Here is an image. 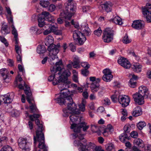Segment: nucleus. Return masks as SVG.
Listing matches in <instances>:
<instances>
[{
	"mask_svg": "<svg viewBox=\"0 0 151 151\" xmlns=\"http://www.w3.org/2000/svg\"><path fill=\"white\" fill-rule=\"evenodd\" d=\"M38 26L40 27H43L45 28V30L43 32L44 35H47L51 32H55L56 30V27L49 24H46L45 22V20L50 21L53 18V17L51 16L48 12H43L41 14H38Z\"/></svg>",
	"mask_w": 151,
	"mask_h": 151,
	"instance_id": "nucleus-1",
	"label": "nucleus"
},
{
	"mask_svg": "<svg viewBox=\"0 0 151 151\" xmlns=\"http://www.w3.org/2000/svg\"><path fill=\"white\" fill-rule=\"evenodd\" d=\"M62 95L60 98H57L55 99L56 102L60 105L63 104L67 105V109L65 108L63 109V112L65 114H68L70 111H71L73 114H79L80 111L76 109V106L73 102V99L71 96H69L65 99L62 98ZM66 116L68 114H66Z\"/></svg>",
	"mask_w": 151,
	"mask_h": 151,
	"instance_id": "nucleus-2",
	"label": "nucleus"
},
{
	"mask_svg": "<svg viewBox=\"0 0 151 151\" xmlns=\"http://www.w3.org/2000/svg\"><path fill=\"white\" fill-rule=\"evenodd\" d=\"M65 10L61 12L60 16L67 20H70L76 12V4L73 2V0H68V3L65 4Z\"/></svg>",
	"mask_w": 151,
	"mask_h": 151,
	"instance_id": "nucleus-3",
	"label": "nucleus"
},
{
	"mask_svg": "<svg viewBox=\"0 0 151 151\" xmlns=\"http://www.w3.org/2000/svg\"><path fill=\"white\" fill-rule=\"evenodd\" d=\"M138 93H136L133 95V97L135 102L139 105L144 104V96L147 97L148 94V89L145 86H141L139 88Z\"/></svg>",
	"mask_w": 151,
	"mask_h": 151,
	"instance_id": "nucleus-4",
	"label": "nucleus"
},
{
	"mask_svg": "<svg viewBox=\"0 0 151 151\" xmlns=\"http://www.w3.org/2000/svg\"><path fill=\"white\" fill-rule=\"evenodd\" d=\"M62 82L61 83L58 85V88L60 89V91L62 92L64 90L65 91L60 93L59 96L58 98H60L61 95H62V98L65 99L68 96H70V95H69L70 93V92L68 89H67L70 87V84L71 82L68 80H66L65 81H61L60 82Z\"/></svg>",
	"mask_w": 151,
	"mask_h": 151,
	"instance_id": "nucleus-5",
	"label": "nucleus"
},
{
	"mask_svg": "<svg viewBox=\"0 0 151 151\" xmlns=\"http://www.w3.org/2000/svg\"><path fill=\"white\" fill-rule=\"evenodd\" d=\"M36 137L37 141L39 142L38 147L40 149L39 151H47L48 149V147L45 144L44 133L39 134L37 132Z\"/></svg>",
	"mask_w": 151,
	"mask_h": 151,
	"instance_id": "nucleus-6",
	"label": "nucleus"
},
{
	"mask_svg": "<svg viewBox=\"0 0 151 151\" xmlns=\"http://www.w3.org/2000/svg\"><path fill=\"white\" fill-rule=\"evenodd\" d=\"M113 30L111 28H106L104 30L102 39L105 42L109 43L113 39Z\"/></svg>",
	"mask_w": 151,
	"mask_h": 151,
	"instance_id": "nucleus-7",
	"label": "nucleus"
},
{
	"mask_svg": "<svg viewBox=\"0 0 151 151\" xmlns=\"http://www.w3.org/2000/svg\"><path fill=\"white\" fill-rule=\"evenodd\" d=\"M60 46V44H58L56 45H53L48 47L47 50L49 51V56L50 59L53 60L56 58H58L57 54L59 52Z\"/></svg>",
	"mask_w": 151,
	"mask_h": 151,
	"instance_id": "nucleus-8",
	"label": "nucleus"
},
{
	"mask_svg": "<svg viewBox=\"0 0 151 151\" xmlns=\"http://www.w3.org/2000/svg\"><path fill=\"white\" fill-rule=\"evenodd\" d=\"M32 139L29 137L20 138L18 140L19 147L22 149H29L32 145Z\"/></svg>",
	"mask_w": 151,
	"mask_h": 151,
	"instance_id": "nucleus-9",
	"label": "nucleus"
},
{
	"mask_svg": "<svg viewBox=\"0 0 151 151\" xmlns=\"http://www.w3.org/2000/svg\"><path fill=\"white\" fill-rule=\"evenodd\" d=\"M40 116V115L38 114H34L33 115H30L29 116V117L32 121H34L35 120V123L38 126L37 129L36 131V133L37 132H38V134H41L43 133L42 131L43 129L42 124L40 123V120L38 119Z\"/></svg>",
	"mask_w": 151,
	"mask_h": 151,
	"instance_id": "nucleus-10",
	"label": "nucleus"
},
{
	"mask_svg": "<svg viewBox=\"0 0 151 151\" xmlns=\"http://www.w3.org/2000/svg\"><path fill=\"white\" fill-rule=\"evenodd\" d=\"M22 83L20 84L18 86V88L21 90H23L24 87L25 89H24V93L27 95V100L29 104H31V101L33 100V98L32 96V94L30 91V88L29 86L25 84L24 81H23Z\"/></svg>",
	"mask_w": 151,
	"mask_h": 151,
	"instance_id": "nucleus-11",
	"label": "nucleus"
},
{
	"mask_svg": "<svg viewBox=\"0 0 151 151\" xmlns=\"http://www.w3.org/2000/svg\"><path fill=\"white\" fill-rule=\"evenodd\" d=\"M74 39L77 40L79 45H83L86 40V38L83 34L78 30L75 31L73 34Z\"/></svg>",
	"mask_w": 151,
	"mask_h": 151,
	"instance_id": "nucleus-12",
	"label": "nucleus"
},
{
	"mask_svg": "<svg viewBox=\"0 0 151 151\" xmlns=\"http://www.w3.org/2000/svg\"><path fill=\"white\" fill-rule=\"evenodd\" d=\"M143 14L148 22H151V4H147L142 10Z\"/></svg>",
	"mask_w": 151,
	"mask_h": 151,
	"instance_id": "nucleus-13",
	"label": "nucleus"
},
{
	"mask_svg": "<svg viewBox=\"0 0 151 151\" xmlns=\"http://www.w3.org/2000/svg\"><path fill=\"white\" fill-rule=\"evenodd\" d=\"M89 126H86L84 122H83L76 125L75 124H71L70 128L71 129H73L75 133H79L80 132L81 129L83 128V130L84 131H86L89 128Z\"/></svg>",
	"mask_w": 151,
	"mask_h": 151,
	"instance_id": "nucleus-14",
	"label": "nucleus"
},
{
	"mask_svg": "<svg viewBox=\"0 0 151 151\" xmlns=\"http://www.w3.org/2000/svg\"><path fill=\"white\" fill-rule=\"evenodd\" d=\"M52 74L48 78V81H52V84L54 85H56L58 84L59 83H60V81H62L60 79H59V73L60 72H58V73H55L54 72H52Z\"/></svg>",
	"mask_w": 151,
	"mask_h": 151,
	"instance_id": "nucleus-15",
	"label": "nucleus"
},
{
	"mask_svg": "<svg viewBox=\"0 0 151 151\" xmlns=\"http://www.w3.org/2000/svg\"><path fill=\"white\" fill-rule=\"evenodd\" d=\"M118 101L122 107H125L128 106L130 101V99L125 95H119L118 96Z\"/></svg>",
	"mask_w": 151,
	"mask_h": 151,
	"instance_id": "nucleus-16",
	"label": "nucleus"
},
{
	"mask_svg": "<svg viewBox=\"0 0 151 151\" xmlns=\"http://www.w3.org/2000/svg\"><path fill=\"white\" fill-rule=\"evenodd\" d=\"M103 73L104 74L102 77V79L106 82L110 81L113 78L110 70L109 69L106 68L103 70Z\"/></svg>",
	"mask_w": 151,
	"mask_h": 151,
	"instance_id": "nucleus-17",
	"label": "nucleus"
},
{
	"mask_svg": "<svg viewBox=\"0 0 151 151\" xmlns=\"http://www.w3.org/2000/svg\"><path fill=\"white\" fill-rule=\"evenodd\" d=\"M0 73L3 77V82L6 83H9L10 80L8 75L9 72L6 68H2L0 69Z\"/></svg>",
	"mask_w": 151,
	"mask_h": 151,
	"instance_id": "nucleus-18",
	"label": "nucleus"
},
{
	"mask_svg": "<svg viewBox=\"0 0 151 151\" xmlns=\"http://www.w3.org/2000/svg\"><path fill=\"white\" fill-rule=\"evenodd\" d=\"M118 63L125 68L128 69L131 67L130 62L126 58L120 57L117 60Z\"/></svg>",
	"mask_w": 151,
	"mask_h": 151,
	"instance_id": "nucleus-19",
	"label": "nucleus"
},
{
	"mask_svg": "<svg viewBox=\"0 0 151 151\" xmlns=\"http://www.w3.org/2000/svg\"><path fill=\"white\" fill-rule=\"evenodd\" d=\"M14 96V95L13 93H8L2 95L1 97L4 101V103L9 104L12 101Z\"/></svg>",
	"mask_w": 151,
	"mask_h": 151,
	"instance_id": "nucleus-20",
	"label": "nucleus"
},
{
	"mask_svg": "<svg viewBox=\"0 0 151 151\" xmlns=\"http://www.w3.org/2000/svg\"><path fill=\"white\" fill-rule=\"evenodd\" d=\"M97 83H91L90 87L91 91L93 93H95L97 92L99 89H103V87L100 86L99 83L100 82L101 79H98Z\"/></svg>",
	"mask_w": 151,
	"mask_h": 151,
	"instance_id": "nucleus-21",
	"label": "nucleus"
},
{
	"mask_svg": "<svg viewBox=\"0 0 151 151\" xmlns=\"http://www.w3.org/2000/svg\"><path fill=\"white\" fill-rule=\"evenodd\" d=\"M132 27L137 29H140L143 28L144 26V22L140 20H136L134 21L132 25Z\"/></svg>",
	"mask_w": 151,
	"mask_h": 151,
	"instance_id": "nucleus-22",
	"label": "nucleus"
},
{
	"mask_svg": "<svg viewBox=\"0 0 151 151\" xmlns=\"http://www.w3.org/2000/svg\"><path fill=\"white\" fill-rule=\"evenodd\" d=\"M63 70V69L61 70H62L63 71L62 74L60 75L61 70L60 71V73H59V79H60L62 80V81H60V82L61 81H65L68 80V77L70 75V73L68 70H64V71Z\"/></svg>",
	"mask_w": 151,
	"mask_h": 151,
	"instance_id": "nucleus-23",
	"label": "nucleus"
},
{
	"mask_svg": "<svg viewBox=\"0 0 151 151\" xmlns=\"http://www.w3.org/2000/svg\"><path fill=\"white\" fill-rule=\"evenodd\" d=\"M73 144L75 146L80 147L79 149L80 151H90L87 148L86 145L83 144L79 140H76L74 141Z\"/></svg>",
	"mask_w": 151,
	"mask_h": 151,
	"instance_id": "nucleus-24",
	"label": "nucleus"
},
{
	"mask_svg": "<svg viewBox=\"0 0 151 151\" xmlns=\"http://www.w3.org/2000/svg\"><path fill=\"white\" fill-rule=\"evenodd\" d=\"M62 65V62L61 60H60L58 62H56L55 63V66L51 67V71L53 72L55 71V73H57L58 72H60V71L62 70L60 66Z\"/></svg>",
	"mask_w": 151,
	"mask_h": 151,
	"instance_id": "nucleus-25",
	"label": "nucleus"
},
{
	"mask_svg": "<svg viewBox=\"0 0 151 151\" xmlns=\"http://www.w3.org/2000/svg\"><path fill=\"white\" fill-rule=\"evenodd\" d=\"M81 30L83 32V33L87 36L91 34V30L88 27V24L86 23H83L81 25Z\"/></svg>",
	"mask_w": 151,
	"mask_h": 151,
	"instance_id": "nucleus-26",
	"label": "nucleus"
},
{
	"mask_svg": "<svg viewBox=\"0 0 151 151\" xmlns=\"http://www.w3.org/2000/svg\"><path fill=\"white\" fill-rule=\"evenodd\" d=\"M54 42V39L52 36H48L45 38V43L46 45L48 47L49 46L52 45H53Z\"/></svg>",
	"mask_w": 151,
	"mask_h": 151,
	"instance_id": "nucleus-27",
	"label": "nucleus"
},
{
	"mask_svg": "<svg viewBox=\"0 0 151 151\" xmlns=\"http://www.w3.org/2000/svg\"><path fill=\"white\" fill-rule=\"evenodd\" d=\"M120 140L123 142H125L130 138V135L126 133H123L119 136Z\"/></svg>",
	"mask_w": 151,
	"mask_h": 151,
	"instance_id": "nucleus-28",
	"label": "nucleus"
},
{
	"mask_svg": "<svg viewBox=\"0 0 151 151\" xmlns=\"http://www.w3.org/2000/svg\"><path fill=\"white\" fill-rule=\"evenodd\" d=\"M142 114V111L141 107L137 106L134 109L132 114L134 116L136 117L141 115Z\"/></svg>",
	"mask_w": 151,
	"mask_h": 151,
	"instance_id": "nucleus-29",
	"label": "nucleus"
},
{
	"mask_svg": "<svg viewBox=\"0 0 151 151\" xmlns=\"http://www.w3.org/2000/svg\"><path fill=\"white\" fill-rule=\"evenodd\" d=\"M142 65L139 63L134 64L132 65L133 70L137 73H140L142 71Z\"/></svg>",
	"mask_w": 151,
	"mask_h": 151,
	"instance_id": "nucleus-30",
	"label": "nucleus"
},
{
	"mask_svg": "<svg viewBox=\"0 0 151 151\" xmlns=\"http://www.w3.org/2000/svg\"><path fill=\"white\" fill-rule=\"evenodd\" d=\"M111 3L110 2H106L102 5L103 9L108 12L111 11Z\"/></svg>",
	"mask_w": 151,
	"mask_h": 151,
	"instance_id": "nucleus-31",
	"label": "nucleus"
},
{
	"mask_svg": "<svg viewBox=\"0 0 151 151\" xmlns=\"http://www.w3.org/2000/svg\"><path fill=\"white\" fill-rule=\"evenodd\" d=\"M110 21L119 25H122L123 23L121 18L118 16H116L113 19H111Z\"/></svg>",
	"mask_w": 151,
	"mask_h": 151,
	"instance_id": "nucleus-32",
	"label": "nucleus"
},
{
	"mask_svg": "<svg viewBox=\"0 0 151 151\" xmlns=\"http://www.w3.org/2000/svg\"><path fill=\"white\" fill-rule=\"evenodd\" d=\"M134 144L139 147L142 148L144 147V143L142 140L139 138L135 139L133 141Z\"/></svg>",
	"mask_w": 151,
	"mask_h": 151,
	"instance_id": "nucleus-33",
	"label": "nucleus"
},
{
	"mask_svg": "<svg viewBox=\"0 0 151 151\" xmlns=\"http://www.w3.org/2000/svg\"><path fill=\"white\" fill-rule=\"evenodd\" d=\"M1 32L2 33H3L4 35H6L9 34L10 31L8 28V26L7 25L3 24L2 25V27L1 29Z\"/></svg>",
	"mask_w": 151,
	"mask_h": 151,
	"instance_id": "nucleus-34",
	"label": "nucleus"
},
{
	"mask_svg": "<svg viewBox=\"0 0 151 151\" xmlns=\"http://www.w3.org/2000/svg\"><path fill=\"white\" fill-rule=\"evenodd\" d=\"M73 114L70 116V123L71 125V124H73L77 125L78 124H75V123L77 121L78 119L79 118L78 116L75 115V114Z\"/></svg>",
	"mask_w": 151,
	"mask_h": 151,
	"instance_id": "nucleus-35",
	"label": "nucleus"
},
{
	"mask_svg": "<svg viewBox=\"0 0 151 151\" xmlns=\"http://www.w3.org/2000/svg\"><path fill=\"white\" fill-rule=\"evenodd\" d=\"M30 105L29 106V109L30 112L31 113H37L39 112L38 110L37 109L36 105L34 104H33L31 102Z\"/></svg>",
	"mask_w": 151,
	"mask_h": 151,
	"instance_id": "nucleus-36",
	"label": "nucleus"
},
{
	"mask_svg": "<svg viewBox=\"0 0 151 151\" xmlns=\"http://www.w3.org/2000/svg\"><path fill=\"white\" fill-rule=\"evenodd\" d=\"M37 52L39 54L44 53L46 51V48L44 45H39L37 47Z\"/></svg>",
	"mask_w": 151,
	"mask_h": 151,
	"instance_id": "nucleus-37",
	"label": "nucleus"
},
{
	"mask_svg": "<svg viewBox=\"0 0 151 151\" xmlns=\"http://www.w3.org/2000/svg\"><path fill=\"white\" fill-rule=\"evenodd\" d=\"M6 11L8 14L9 15V17L8 19V21L9 23H12L13 21V17L12 15V12L10 9L8 7H5Z\"/></svg>",
	"mask_w": 151,
	"mask_h": 151,
	"instance_id": "nucleus-38",
	"label": "nucleus"
},
{
	"mask_svg": "<svg viewBox=\"0 0 151 151\" xmlns=\"http://www.w3.org/2000/svg\"><path fill=\"white\" fill-rule=\"evenodd\" d=\"M9 24L12 28V34L14 35V37H18V33L17 30L15 29L13 21L12 23H9Z\"/></svg>",
	"mask_w": 151,
	"mask_h": 151,
	"instance_id": "nucleus-39",
	"label": "nucleus"
},
{
	"mask_svg": "<svg viewBox=\"0 0 151 151\" xmlns=\"http://www.w3.org/2000/svg\"><path fill=\"white\" fill-rule=\"evenodd\" d=\"M86 101L83 99L82 100V103L79 105V110L78 109L80 112V111H84L85 109V105L86 104Z\"/></svg>",
	"mask_w": 151,
	"mask_h": 151,
	"instance_id": "nucleus-40",
	"label": "nucleus"
},
{
	"mask_svg": "<svg viewBox=\"0 0 151 151\" xmlns=\"http://www.w3.org/2000/svg\"><path fill=\"white\" fill-rule=\"evenodd\" d=\"M146 125L145 122L141 121L137 124V126L138 128L140 130L142 129L143 127Z\"/></svg>",
	"mask_w": 151,
	"mask_h": 151,
	"instance_id": "nucleus-41",
	"label": "nucleus"
},
{
	"mask_svg": "<svg viewBox=\"0 0 151 151\" xmlns=\"http://www.w3.org/2000/svg\"><path fill=\"white\" fill-rule=\"evenodd\" d=\"M113 128L112 125L111 124H108L107 125V127L104 129L103 133H108L113 131Z\"/></svg>",
	"mask_w": 151,
	"mask_h": 151,
	"instance_id": "nucleus-42",
	"label": "nucleus"
},
{
	"mask_svg": "<svg viewBox=\"0 0 151 151\" xmlns=\"http://www.w3.org/2000/svg\"><path fill=\"white\" fill-rule=\"evenodd\" d=\"M122 42L123 43L127 44L131 42L132 40L129 38L127 34H126L122 40Z\"/></svg>",
	"mask_w": 151,
	"mask_h": 151,
	"instance_id": "nucleus-43",
	"label": "nucleus"
},
{
	"mask_svg": "<svg viewBox=\"0 0 151 151\" xmlns=\"http://www.w3.org/2000/svg\"><path fill=\"white\" fill-rule=\"evenodd\" d=\"M40 5L43 7H46L50 3L48 1L41 0L40 1Z\"/></svg>",
	"mask_w": 151,
	"mask_h": 151,
	"instance_id": "nucleus-44",
	"label": "nucleus"
},
{
	"mask_svg": "<svg viewBox=\"0 0 151 151\" xmlns=\"http://www.w3.org/2000/svg\"><path fill=\"white\" fill-rule=\"evenodd\" d=\"M106 150L108 151H111L114 148V145L111 143L107 144L105 146Z\"/></svg>",
	"mask_w": 151,
	"mask_h": 151,
	"instance_id": "nucleus-45",
	"label": "nucleus"
},
{
	"mask_svg": "<svg viewBox=\"0 0 151 151\" xmlns=\"http://www.w3.org/2000/svg\"><path fill=\"white\" fill-rule=\"evenodd\" d=\"M102 32V30L101 29V28L100 27H99L98 29L95 30L94 31V34L98 37L101 36Z\"/></svg>",
	"mask_w": 151,
	"mask_h": 151,
	"instance_id": "nucleus-46",
	"label": "nucleus"
},
{
	"mask_svg": "<svg viewBox=\"0 0 151 151\" xmlns=\"http://www.w3.org/2000/svg\"><path fill=\"white\" fill-rule=\"evenodd\" d=\"M78 133H76L72 134L73 138H76L78 137V139L80 140L83 139H84V135L81 134H79L78 135L77 134Z\"/></svg>",
	"mask_w": 151,
	"mask_h": 151,
	"instance_id": "nucleus-47",
	"label": "nucleus"
},
{
	"mask_svg": "<svg viewBox=\"0 0 151 151\" xmlns=\"http://www.w3.org/2000/svg\"><path fill=\"white\" fill-rule=\"evenodd\" d=\"M129 85L132 88H134L136 86V81L133 79H130L129 82Z\"/></svg>",
	"mask_w": 151,
	"mask_h": 151,
	"instance_id": "nucleus-48",
	"label": "nucleus"
},
{
	"mask_svg": "<svg viewBox=\"0 0 151 151\" xmlns=\"http://www.w3.org/2000/svg\"><path fill=\"white\" fill-rule=\"evenodd\" d=\"M91 131L94 133L97 132L99 130V127L95 125H91Z\"/></svg>",
	"mask_w": 151,
	"mask_h": 151,
	"instance_id": "nucleus-49",
	"label": "nucleus"
},
{
	"mask_svg": "<svg viewBox=\"0 0 151 151\" xmlns=\"http://www.w3.org/2000/svg\"><path fill=\"white\" fill-rule=\"evenodd\" d=\"M88 68H83L81 70V73L84 76H86L89 74V71L88 70Z\"/></svg>",
	"mask_w": 151,
	"mask_h": 151,
	"instance_id": "nucleus-50",
	"label": "nucleus"
},
{
	"mask_svg": "<svg viewBox=\"0 0 151 151\" xmlns=\"http://www.w3.org/2000/svg\"><path fill=\"white\" fill-rule=\"evenodd\" d=\"M0 151H13L12 148L8 145L4 146L1 150Z\"/></svg>",
	"mask_w": 151,
	"mask_h": 151,
	"instance_id": "nucleus-51",
	"label": "nucleus"
},
{
	"mask_svg": "<svg viewBox=\"0 0 151 151\" xmlns=\"http://www.w3.org/2000/svg\"><path fill=\"white\" fill-rule=\"evenodd\" d=\"M124 133H126L130 135L129 132L130 130V127L128 125H125L124 127Z\"/></svg>",
	"mask_w": 151,
	"mask_h": 151,
	"instance_id": "nucleus-52",
	"label": "nucleus"
},
{
	"mask_svg": "<svg viewBox=\"0 0 151 151\" xmlns=\"http://www.w3.org/2000/svg\"><path fill=\"white\" fill-rule=\"evenodd\" d=\"M0 41L4 43L6 47L9 45V43L7 42L6 39L3 37L1 36H0Z\"/></svg>",
	"mask_w": 151,
	"mask_h": 151,
	"instance_id": "nucleus-53",
	"label": "nucleus"
},
{
	"mask_svg": "<svg viewBox=\"0 0 151 151\" xmlns=\"http://www.w3.org/2000/svg\"><path fill=\"white\" fill-rule=\"evenodd\" d=\"M72 64L74 68H80L79 63L78 61H74L73 63H72Z\"/></svg>",
	"mask_w": 151,
	"mask_h": 151,
	"instance_id": "nucleus-54",
	"label": "nucleus"
},
{
	"mask_svg": "<svg viewBox=\"0 0 151 151\" xmlns=\"http://www.w3.org/2000/svg\"><path fill=\"white\" fill-rule=\"evenodd\" d=\"M81 66L84 68H89L90 67V65L86 62H82L81 63Z\"/></svg>",
	"mask_w": 151,
	"mask_h": 151,
	"instance_id": "nucleus-55",
	"label": "nucleus"
},
{
	"mask_svg": "<svg viewBox=\"0 0 151 151\" xmlns=\"http://www.w3.org/2000/svg\"><path fill=\"white\" fill-rule=\"evenodd\" d=\"M103 103L106 105H109L111 103L110 100L108 98H105L104 100Z\"/></svg>",
	"mask_w": 151,
	"mask_h": 151,
	"instance_id": "nucleus-56",
	"label": "nucleus"
},
{
	"mask_svg": "<svg viewBox=\"0 0 151 151\" xmlns=\"http://www.w3.org/2000/svg\"><path fill=\"white\" fill-rule=\"evenodd\" d=\"M16 57L17 61L19 63H22V56L21 54H17L16 55Z\"/></svg>",
	"mask_w": 151,
	"mask_h": 151,
	"instance_id": "nucleus-57",
	"label": "nucleus"
},
{
	"mask_svg": "<svg viewBox=\"0 0 151 151\" xmlns=\"http://www.w3.org/2000/svg\"><path fill=\"white\" fill-rule=\"evenodd\" d=\"M90 80L92 82L91 83H97L98 81V79H101L99 78H96L95 77H91L89 78Z\"/></svg>",
	"mask_w": 151,
	"mask_h": 151,
	"instance_id": "nucleus-58",
	"label": "nucleus"
},
{
	"mask_svg": "<svg viewBox=\"0 0 151 151\" xmlns=\"http://www.w3.org/2000/svg\"><path fill=\"white\" fill-rule=\"evenodd\" d=\"M56 8L55 6L53 4H50L48 9V10L51 12L54 11Z\"/></svg>",
	"mask_w": 151,
	"mask_h": 151,
	"instance_id": "nucleus-59",
	"label": "nucleus"
},
{
	"mask_svg": "<svg viewBox=\"0 0 151 151\" xmlns=\"http://www.w3.org/2000/svg\"><path fill=\"white\" fill-rule=\"evenodd\" d=\"M69 47L70 48V50L73 52H74L76 50V46L74 45L72 43H70L69 45Z\"/></svg>",
	"mask_w": 151,
	"mask_h": 151,
	"instance_id": "nucleus-60",
	"label": "nucleus"
},
{
	"mask_svg": "<svg viewBox=\"0 0 151 151\" xmlns=\"http://www.w3.org/2000/svg\"><path fill=\"white\" fill-rule=\"evenodd\" d=\"M132 137L136 138H137L138 136V133L137 132L134 131L132 132L130 134Z\"/></svg>",
	"mask_w": 151,
	"mask_h": 151,
	"instance_id": "nucleus-61",
	"label": "nucleus"
},
{
	"mask_svg": "<svg viewBox=\"0 0 151 151\" xmlns=\"http://www.w3.org/2000/svg\"><path fill=\"white\" fill-rule=\"evenodd\" d=\"M15 50L17 54H21V48L19 47L18 45H15Z\"/></svg>",
	"mask_w": 151,
	"mask_h": 151,
	"instance_id": "nucleus-62",
	"label": "nucleus"
},
{
	"mask_svg": "<svg viewBox=\"0 0 151 151\" xmlns=\"http://www.w3.org/2000/svg\"><path fill=\"white\" fill-rule=\"evenodd\" d=\"M111 98L112 101L114 103L117 102V101L118 100V98L117 96L116 95H112L111 97Z\"/></svg>",
	"mask_w": 151,
	"mask_h": 151,
	"instance_id": "nucleus-63",
	"label": "nucleus"
},
{
	"mask_svg": "<svg viewBox=\"0 0 151 151\" xmlns=\"http://www.w3.org/2000/svg\"><path fill=\"white\" fill-rule=\"evenodd\" d=\"M83 11V12H86L90 10V7L89 6H84L82 7Z\"/></svg>",
	"mask_w": 151,
	"mask_h": 151,
	"instance_id": "nucleus-64",
	"label": "nucleus"
}]
</instances>
